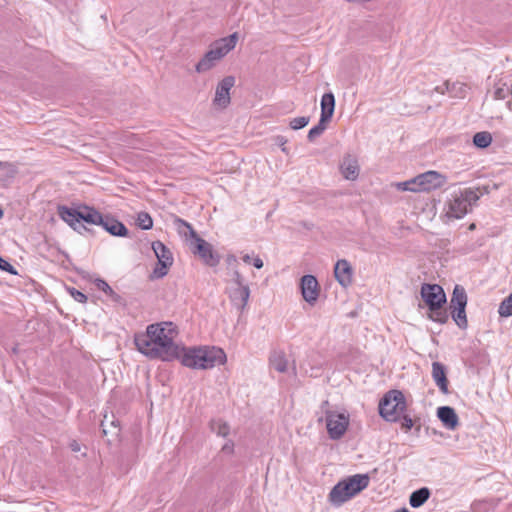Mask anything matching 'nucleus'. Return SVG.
<instances>
[{"label":"nucleus","mask_w":512,"mask_h":512,"mask_svg":"<svg viewBox=\"0 0 512 512\" xmlns=\"http://www.w3.org/2000/svg\"><path fill=\"white\" fill-rule=\"evenodd\" d=\"M231 284H232V286H245V285H247L245 283L243 275L238 270L233 271L232 279H231Z\"/></svg>","instance_id":"obj_39"},{"label":"nucleus","mask_w":512,"mask_h":512,"mask_svg":"<svg viewBox=\"0 0 512 512\" xmlns=\"http://www.w3.org/2000/svg\"><path fill=\"white\" fill-rule=\"evenodd\" d=\"M9 166V163L0 161V169H6Z\"/></svg>","instance_id":"obj_49"},{"label":"nucleus","mask_w":512,"mask_h":512,"mask_svg":"<svg viewBox=\"0 0 512 512\" xmlns=\"http://www.w3.org/2000/svg\"><path fill=\"white\" fill-rule=\"evenodd\" d=\"M335 98L334 95L329 92L325 93L321 98V119L322 122L329 121L334 113Z\"/></svg>","instance_id":"obj_20"},{"label":"nucleus","mask_w":512,"mask_h":512,"mask_svg":"<svg viewBox=\"0 0 512 512\" xmlns=\"http://www.w3.org/2000/svg\"><path fill=\"white\" fill-rule=\"evenodd\" d=\"M95 285L99 290L103 291L106 295L111 297L113 301L118 302L120 300V295H118L103 279H97L95 281Z\"/></svg>","instance_id":"obj_30"},{"label":"nucleus","mask_w":512,"mask_h":512,"mask_svg":"<svg viewBox=\"0 0 512 512\" xmlns=\"http://www.w3.org/2000/svg\"><path fill=\"white\" fill-rule=\"evenodd\" d=\"M301 294L303 299L313 305L319 297V283L315 276L304 275L300 281Z\"/></svg>","instance_id":"obj_13"},{"label":"nucleus","mask_w":512,"mask_h":512,"mask_svg":"<svg viewBox=\"0 0 512 512\" xmlns=\"http://www.w3.org/2000/svg\"><path fill=\"white\" fill-rule=\"evenodd\" d=\"M58 214L63 221L76 229V225L79 224L80 207L73 209L67 206H59Z\"/></svg>","instance_id":"obj_21"},{"label":"nucleus","mask_w":512,"mask_h":512,"mask_svg":"<svg viewBox=\"0 0 512 512\" xmlns=\"http://www.w3.org/2000/svg\"><path fill=\"white\" fill-rule=\"evenodd\" d=\"M101 426L103 427V434H106V433H107V431H106V429H105V427H104V424L102 423V424H101Z\"/></svg>","instance_id":"obj_52"},{"label":"nucleus","mask_w":512,"mask_h":512,"mask_svg":"<svg viewBox=\"0 0 512 512\" xmlns=\"http://www.w3.org/2000/svg\"><path fill=\"white\" fill-rule=\"evenodd\" d=\"M492 143V135L488 131L477 132L473 136V144L480 149L487 148Z\"/></svg>","instance_id":"obj_27"},{"label":"nucleus","mask_w":512,"mask_h":512,"mask_svg":"<svg viewBox=\"0 0 512 512\" xmlns=\"http://www.w3.org/2000/svg\"><path fill=\"white\" fill-rule=\"evenodd\" d=\"M437 417L449 430H455L459 425V418L455 410L450 406H442L437 409Z\"/></svg>","instance_id":"obj_16"},{"label":"nucleus","mask_w":512,"mask_h":512,"mask_svg":"<svg viewBox=\"0 0 512 512\" xmlns=\"http://www.w3.org/2000/svg\"><path fill=\"white\" fill-rule=\"evenodd\" d=\"M325 123L326 122H322V119L320 118L319 123L309 130L307 138L310 142L314 141L317 137L323 134L326 129Z\"/></svg>","instance_id":"obj_33"},{"label":"nucleus","mask_w":512,"mask_h":512,"mask_svg":"<svg viewBox=\"0 0 512 512\" xmlns=\"http://www.w3.org/2000/svg\"><path fill=\"white\" fill-rule=\"evenodd\" d=\"M270 366L277 372H286L288 369V361L285 357V354L280 351L274 352L270 357Z\"/></svg>","instance_id":"obj_25"},{"label":"nucleus","mask_w":512,"mask_h":512,"mask_svg":"<svg viewBox=\"0 0 512 512\" xmlns=\"http://www.w3.org/2000/svg\"><path fill=\"white\" fill-rule=\"evenodd\" d=\"M177 335L171 322L154 323L147 326L145 332L134 336L137 350L149 359L172 361L180 356L181 349L175 343Z\"/></svg>","instance_id":"obj_1"},{"label":"nucleus","mask_w":512,"mask_h":512,"mask_svg":"<svg viewBox=\"0 0 512 512\" xmlns=\"http://www.w3.org/2000/svg\"><path fill=\"white\" fill-rule=\"evenodd\" d=\"M321 410L325 414V422L328 435L332 440L343 437L349 426V415L346 412H337L329 409V402L323 401Z\"/></svg>","instance_id":"obj_7"},{"label":"nucleus","mask_w":512,"mask_h":512,"mask_svg":"<svg viewBox=\"0 0 512 512\" xmlns=\"http://www.w3.org/2000/svg\"><path fill=\"white\" fill-rule=\"evenodd\" d=\"M0 269L2 271L8 272V273H10L12 275H16L17 274L15 268L8 261L3 259L1 256H0Z\"/></svg>","instance_id":"obj_41"},{"label":"nucleus","mask_w":512,"mask_h":512,"mask_svg":"<svg viewBox=\"0 0 512 512\" xmlns=\"http://www.w3.org/2000/svg\"><path fill=\"white\" fill-rule=\"evenodd\" d=\"M137 225L143 230H149L153 226V220L148 213L140 212L137 215Z\"/></svg>","instance_id":"obj_32"},{"label":"nucleus","mask_w":512,"mask_h":512,"mask_svg":"<svg viewBox=\"0 0 512 512\" xmlns=\"http://www.w3.org/2000/svg\"><path fill=\"white\" fill-rule=\"evenodd\" d=\"M234 262H237L236 257H235L234 255H229V256L227 257V263H228L229 265H231V264H232V263H234Z\"/></svg>","instance_id":"obj_48"},{"label":"nucleus","mask_w":512,"mask_h":512,"mask_svg":"<svg viewBox=\"0 0 512 512\" xmlns=\"http://www.w3.org/2000/svg\"><path fill=\"white\" fill-rule=\"evenodd\" d=\"M396 512H410L407 508L403 507L401 509H398Z\"/></svg>","instance_id":"obj_50"},{"label":"nucleus","mask_w":512,"mask_h":512,"mask_svg":"<svg viewBox=\"0 0 512 512\" xmlns=\"http://www.w3.org/2000/svg\"><path fill=\"white\" fill-rule=\"evenodd\" d=\"M68 292L72 298L79 303H85L87 301V296L75 288H68Z\"/></svg>","instance_id":"obj_38"},{"label":"nucleus","mask_w":512,"mask_h":512,"mask_svg":"<svg viewBox=\"0 0 512 512\" xmlns=\"http://www.w3.org/2000/svg\"><path fill=\"white\" fill-rule=\"evenodd\" d=\"M180 359L182 365L192 369H211L226 362V354L221 348L215 346L180 347Z\"/></svg>","instance_id":"obj_2"},{"label":"nucleus","mask_w":512,"mask_h":512,"mask_svg":"<svg viewBox=\"0 0 512 512\" xmlns=\"http://www.w3.org/2000/svg\"><path fill=\"white\" fill-rule=\"evenodd\" d=\"M478 200L477 191L471 188L465 189L459 194H454L448 204L447 216L455 219L464 217Z\"/></svg>","instance_id":"obj_8"},{"label":"nucleus","mask_w":512,"mask_h":512,"mask_svg":"<svg viewBox=\"0 0 512 512\" xmlns=\"http://www.w3.org/2000/svg\"><path fill=\"white\" fill-rule=\"evenodd\" d=\"M4 216V210L3 208L0 206V219H2Z\"/></svg>","instance_id":"obj_51"},{"label":"nucleus","mask_w":512,"mask_h":512,"mask_svg":"<svg viewBox=\"0 0 512 512\" xmlns=\"http://www.w3.org/2000/svg\"><path fill=\"white\" fill-rule=\"evenodd\" d=\"M175 223L179 234L185 238L193 254L198 255L200 259L208 266L215 267L220 262L219 254L213 249V246L202 239L187 221L176 218Z\"/></svg>","instance_id":"obj_3"},{"label":"nucleus","mask_w":512,"mask_h":512,"mask_svg":"<svg viewBox=\"0 0 512 512\" xmlns=\"http://www.w3.org/2000/svg\"><path fill=\"white\" fill-rule=\"evenodd\" d=\"M430 319L438 322L440 324H444L448 320V314L445 310H442L441 308H438V310L431 311Z\"/></svg>","instance_id":"obj_37"},{"label":"nucleus","mask_w":512,"mask_h":512,"mask_svg":"<svg viewBox=\"0 0 512 512\" xmlns=\"http://www.w3.org/2000/svg\"><path fill=\"white\" fill-rule=\"evenodd\" d=\"M211 430L219 436L226 437L230 432L227 422L222 419H214L210 422Z\"/></svg>","instance_id":"obj_29"},{"label":"nucleus","mask_w":512,"mask_h":512,"mask_svg":"<svg viewBox=\"0 0 512 512\" xmlns=\"http://www.w3.org/2000/svg\"><path fill=\"white\" fill-rule=\"evenodd\" d=\"M252 265L257 268L261 269L264 265L263 260L259 256H254L252 259Z\"/></svg>","instance_id":"obj_44"},{"label":"nucleus","mask_w":512,"mask_h":512,"mask_svg":"<svg viewBox=\"0 0 512 512\" xmlns=\"http://www.w3.org/2000/svg\"><path fill=\"white\" fill-rule=\"evenodd\" d=\"M416 178L418 192H428L443 186L446 182L445 176L437 171H427Z\"/></svg>","instance_id":"obj_11"},{"label":"nucleus","mask_w":512,"mask_h":512,"mask_svg":"<svg viewBox=\"0 0 512 512\" xmlns=\"http://www.w3.org/2000/svg\"><path fill=\"white\" fill-rule=\"evenodd\" d=\"M421 296L430 311L442 308V305L446 302L444 290L437 284H423L421 287Z\"/></svg>","instance_id":"obj_10"},{"label":"nucleus","mask_w":512,"mask_h":512,"mask_svg":"<svg viewBox=\"0 0 512 512\" xmlns=\"http://www.w3.org/2000/svg\"><path fill=\"white\" fill-rule=\"evenodd\" d=\"M434 91H435V92H437V93H439V94H445V93L447 92V90H445V86H444V84H443V85H441V86H436V87L434 88Z\"/></svg>","instance_id":"obj_47"},{"label":"nucleus","mask_w":512,"mask_h":512,"mask_svg":"<svg viewBox=\"0 0 512 512\" xmlns=\"http://www.w3.org/2000/svg\"><path fill=\"white\" fill-rule=\"evenodd\" d=\"M395 187L399 191H411V192H418L417 184H416V178H412L410 180L404 181V182H398L395 184Z\"/></svg>","instance_id":"obj_34"},{"label":"nucleus","mask_w":512,"mask_h":512,"mask_svg":"<svg viewBox=\"0 0 512 512\" xmlns=\"http://www.w3.org/2000/svg\"><path fill=\"white\" fill-rule=\"evenodd\" d=\"M498 313L501 317L512 316V293L500 303Z\"/></svg>","instance_id":"obj_31"},{"label":"nucleus","mask_w":512,"mask_h":512,"mask_svg":"<svg viewBox=\"0 0 512 512\" xmlns=\"http://www.w3.org/2000/svg\"><path fill=\"white\" fill-rule=\"evenodd\" d=\"M241 258H242V260H243V262H244V263H246V264H252V259H253V257H252V256H250L249 254H243Z\"/></svg>","instance_id":"obj_46"},{"label":"nucleus","mask_w":512,"mask_h":512,"mask_svg":"<svg viewBox=\"0 0 512 512\" xmlns=\"http://www.w3.org/2000/svg\"><path fill=\"white\" fill-rule=\"evenodd\" d=\"M430 497V490L427 487H422L410 495L409 503L411 507L418 508L422 506Z\"/></svg>","instance_id":"obj_24"},{"label":"nucleus","mask_w":512,"mask_h":512,"mask_svg":"<svg viewBox=\"0 0 512 512\" xmlns=\"http://www.w3.org/2000/svg\"><path fill=\"white\" fill-rule=\"evenodd\" d=\"M369 484V477L366 474H356L342 481H339L330 491L329 500L334 505H341Z\"/></svg>","instance_id":"obj_5"},{"label":"nucleus","mask_w":512,"mask_h":512,"mask_svg":"<svg viewBox=\"0 0 512 512\" xmlns=\"http://www.w3.org/2000/svg\"><path fill=\"white\" fill-rule=\"evenodd\" d=\"M467 294L463 287L456 285L450 300V308L466 307Z\"/></svg>","instance_id":"obj_23"},{"label":"nucleus","mask_w":512,"mask_h":512,"mask_svg":"<svg viewBox=\"0 0 512 512\" xmlns=\"http://www.w3.org/2000/svg\"><path fill=\"white\" fill-rule=\"evenodd\" d=\"M310 118L307 116L296 117L290 120V127L293 130H299L308 125Z\"/></svg>","instance_id":"obj_36"},{"label":"nucleus","mask_w":512,"mask_h":512,"mask_svg":"<svg viewBox=\"0 0 512 512\" xmlns=\"http://www.w3.org/2000/svg\"><path fill=\"white\" fill-rule=\"evenodd\" d=\"M229 298L237 309L243 311L248 304L250 297V288L248 285L245 286H231L228 289Z\"/></svg>","instance_id":"obj_14"},{"label":"nucleus","mask_w":512,"mask_h":512,"mask_svg":"<svg viewBox=\"0 0 512 512\" xmlns=\"http://www.w3.org/2000/svg\"><path fill=\"white\" fill-rule=\"evenodd\" d=\"M84 221L91 225H99L103 221V215L93 207H80L79 223Z\"/></svg>","instance_id":"obj_19"},{"label":"nucleus","mask_w":512,"mask_h":512,"mask_svg":"<svg viewBox=\"0 0 512 512\" xmlns=\"http://www.w3.org/2000/svg\"><path fill=\"white\" fill-rule=\"evenodd\" d=\"M238 41V34L235 32L227 37L214 41L209 50L195 65L197 73H205L214 68L230 51H232Z\"/></svg>","instance_id":"obj_4"},{"label":"nucleus","mask_w":512,"mask_h":512,"mask_svg":"<svg viewBox=\"0 0 512 512\" xmlns=\"http://www.w3.org/2000/svg\"><path fill=\"white\" fill-rule=\"evenodd\" d=\"M341 171L345 179L355 180L359 175V166L357 161L350 158L344 159L341 164Z\"/></svg>","instance_id":"obj_22"},{"label":"nucleus","mask_w":512,"mask_h":512,"mask_svg":"<svg viewBox=\"0 0 512 512\" xmlns=\"http://www.w3.org/2000/svg\"><path fill=\"white\" fill-rule=\"evenodd\" d=\"M445 90H447L448 93L451 94L453 97L457 98H464L466 96L468 87L465 83L462 82H453L450 83L449 81H446L444 83Z\"/></svg>","instance_id":"obj_26"},{"label":"nucleus","mask_w":512,"mask_h":512,"mask_svg":"<svg viewBox=\"0 0 512 512\" xmlns=\"http://www.w3.org/2000/svg\"><path fill=\"white\" fill-rule=\"evenodd\" d=\"M400 420H401V427L403 429H405L406 431L410 430L414 425L412 418L408 415L401 416Z\"/></svg>","instance_id":"obj_42"},{"label":"nucleus","mask_w":512,"mask_h":512,"mask_svg":"<svg viewBox=\"0 0 512 512\" xmlns=\"http://www.w3.org/2000/svg\"><path fill=\"white\" fill-rule=\"evenodd\" d=\"M334 274L336 280L342 287H348L352 283L353 271L350 263L341 259L335 264Z\"/></svg>","instance_id":"obj_15"},{"label":"nucleus","mask_w":512,"mask_h":512,"mask_svg":"<svg viewBox=\"0 0 512 512\" xmlns=\"http://www.w3.org/2000/svg\"><path fill=\"white\" fill-rule=\"evenodd\" d=\"M69 447L73 452H79L81 450V446L76 440L71 441Z\"/></svg>","instance_id":"obj_45"},{"label":"nucleus","mask_w":512,"mask_h":512,"mask_svg":"<svg viewBox=\"0 0 512 512\" xmlns=\"http://www.w3.org/2000/svg\"><path fill=\"white\" fill-rule=\"evenodd\" d=\"M152 249L158 260V266L154 269V275L156 278H163L167 275L169 267L173 264L172 253L161 241L153 242Z\"/></svg>","instance_id":"obj_9"},{"label":"nucleus","mask_w":512,"mask_h":512,"mask_svg":"<svg viewBox=\"0 0 512 512\" xmlns=\"http://www.w3.org/2000/svg\"><path fill=\"white\" fill-rule=\"evenodd\" d=\"M465 308L466 307L451 308L452 309V312H451L452 318H453L454 322L457 324V326L461 329H466L468 326Z\"/></svg>","instance_id":"obj_28"},{"label":"nucleus","mask_w":512,"mask_h":512,"mask_svg":"<svg viewBox=\"0 0 512 512\" xmlns=\"http://www.w3.org/2000/svg\"><path fill=\"white\" fill-rule=\"evenodd\" d=\"M222 451L226 454H231L234 451V443L232 441L226 442L223 447Z\"/></svg>","instance_id":"obj_43"},{"label":"nucleus","mask_w":512,"mask_h":512,"mask_svg":"<svg viewBox=\"0 0 512 512\" xmlns=\"http://www.w3.org/2000/svg\"><path fill=\"white\" fill-rule=\"evenodd\" d=\"M234 84L235 78L233 76H226L217 84L215 97L213 99V104L215 106L223 109L230 104V90Z\"/></svg>","instance_id":"obj_12"},{"label":"nucleus","mask_w":512,"mask_h":512,"mask_svg":"<svg viewBox=\"0 0 512 512\" xmlns=\"http://www.w3.org/2000/svg\"><path fill=\"white\" fill-rule=\"evenodd\" d=\"M405 410V396L399 390L387 392L379 403L380 416L389 422L399 421Z\"/></svg>","instance_id":"obj_6"},{"label":"nucleus","mask_w":512,"mask_h":512,"mask_svg":"<svg viewBox=\"0 0 512 512\" xmlns=\"http://www.w3.org/2000/svg\"><path fill=\"white\" fill-rule=\"evenodd\" d=\"M99 226H102L113 236L124 237L128 233V230L123 223L109 215H103V221Z\"/></svg>","instance_id":"obj_17"},{"label":"nucleus","mask_w":512,"mask_h":512,"mask_svg":"<svg viewBox=\"0 0 512 512\" xmlns=\"http://www.w3.org/2000/svg\"><path fill=\"white\" fill-rule=\"evenodd\" d=\"M432 378L439 388V390L447 394L448 393V380L446 377V368L445 366L440 362H433L432 363Z\"/></svg>","instance_id":"obj_18"},{"label":"nucleus","mask_w":512,"mask_h":512,"mask_svg":"<svg viewBox=\"0 0 512 512\" xmlns=\"http://www.w3.org/2000/svg\"><path fill=\"white\" fill-rule=\"evenodd\" d=\"M491 510V505H489L486 502H474L472 504V511L473 512H489Z\"/></svg>","instance_id":"obj_40"},{"label":"nucleus","mask_w":512,"mask_h":512,"mask_svg":"<svg viewBox=\"0 0 512 512\" xmlns=\"http://www.w3.org/2000/svg\"><path fill=\"white\" fill-rule=\"evenodd\" d=\"M510 93H511V90L506 84H497L493 91V97L497 100H503Z\"/></svg>","instance_id":"obj_35"}]
</instances>
